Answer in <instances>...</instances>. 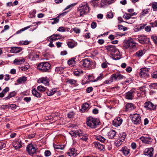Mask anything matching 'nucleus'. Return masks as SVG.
<instances>
[{
  "label": "nucleus",
  "instance_id": "20",
  "mask_svg": "<svg viewBox=\"0 0 157 157\" xmlns=\"http://www.w3.org/2000/svg\"><path fill=\"white\" fill-rule=\"evenodd\" d=\"M38 82L39 83H42L46 86H48L49 83L48 78L46 77L40 78L38 80Z\"/></svg>",
  "mask_w": 157,
  "mask_h": 157
},
{
  "label": "nucleus",
  "instance_id": "58",
  "mask_svg": "<svg viewBox=\"0 0 157 157\" xmlns=\"http://www.w3.org/2000/svg\"><path fill=\"white\" fill-rule=\"evenodd\" d=\"M6 147V144L2 142H0V150Z\"/></svg>",
  "mask_w": 157,
  "mask_h": 157
},
{
  "label": "nucleus",
  "instance_id": "60",
  "mask_svg": "<svg viewBox=\"0 0 157 157\" xmlns=\"http://www.w3.org/2000/svg\"><path fill=\"white\" fill-rule=\"evenodd\" d=\"M108 2V0H101V4L102 6H104L106 5Z\"/></svg>",
  "mask_w": 157,
  "mask_h": 157
},
{
  "label": "nucleus",
  "instance_id": "49",
  "mask_svg": "<svg viewBox=\"0 0 157 157\" xmlns=\"http://www.w3.org/2000/svg\"><path fill=\"white\" fill-rule=\"evenodd\" d=\"M30 43L29 41L26 40V41H24L21 40L19 42V43L20 44L24 45H27L29 44Z\"/></svg>",
  "mask_w": 157,
  "mask_h": 157
},
{
  "label": "nucleus",
  "instance_id": "43",
  "mask_svg": "<svg viewBox=\"0 0 157 157\" xmlns=\"http://www.w3.org/2000/svg\"><path fill=\"white\" fill-rule=\"evenodd\" d=\"M118 29L120 30H123L124 31H126L128 29L127 27L121 25H118Z\"/></svg>",
  "mask_w": 157,
  "mask_h": 157
},
{
  "label": "nucleus",
  "instance_id": "16",
  "mask_svg": "<svg viewBox=\"0 0 157 157\" xmlns=\"http://www.w3.org/2000/svg\"><path fill=\"white\" fill-rule=\"evenodd\" d=\"M62 38L61 36L59 34H53L48 37L49 40L54 41L60 39Z\"/></svg>",
  "mask_w": 157,
  "mask_h": 157
},
{
  "label": "nucleus",
  "instance_id": "53",
  "mask_svg": "<svg viewBox=\"0 0 157 157\" xmlns=\"http://www.w3.org/2000/svg\"><path fill=\"white\" fill-rule=\"evenodd\" d=\"M51 155V152L48 150H46L44 152V155L46 157H48Z\"/></svg>",
  "mask_w": 157,
  "mask_h": 157
},
{
  "label": "nucleus",
  "instance_id": "23",
  "mask_svg": "<svg viewBox=\"0 0 157 157\" xmlns=\"http://www.w3.org/2000/svg\"><path fill=\"white\" fill-rule=\"evenodd\" d=\"M22 49V48L21 47H12L11 48L10 52L12 53H16L20 52Z\"/></svg>",
  "mask_w": 157,
  "mask_h": 157
},
{
  "label": "nucleus",
  "instance_id": "26",
  "mask_svg": "<svg viewBox=\"0 0 157 157\" xmlns=\"http://www.w3.org/2000/svg\"><path fill=\"white\" fill-rule=\"evenodd\" d=\"M126 138V134L125 132H122L119 134V139L124 143Z\"/></svg>",
  "mask_w": 157,
  "mask_h": 157
},
{
  "label": "nucleus",
  "instance_id": "37",
  "mask_svg": "<svg viewBox=\"0 0 157 157\" xmlns=\"http://www.w3.org/2000/svg\"><path fill=\"white\" fill-rule=\"evenodd\" d=\"M27 79V78L25 77H23L18 79L17 80V82L18 83H21L24 82Z\"/></svg>",
  "mask_w": 157,
  "mask_h": 157
},
{
  "label": "nucleus",
  "instance_id": "21",
  "mask_svg": "<svg viewBox=\"0 0 157 157\" xmlns=\"http://www.w3.org/2000/svg\"><path fill=\"white\" fill-rule=\"evenodd\" d=\"M24 62L25 59L23 58H16L13 61V63L16 65L21 64Z\"/></svg>",
  "mask_w": 157,
  "mask_h": 157
},
{
  "label": "nucleus",
  "instance_id": "2",
  "mask_svg": "<svg viewBox=\"0 0 157 157\" xmlns=\"http://www.w3.org/2000/svg\"><path fill=\"white\" fill-rule=\"evenodd\" d=\"M124 43L123 47L126 49H128L130 51H133L137 49L136 43L132 38L124 40Z\"/></svg>",
  "mask_w": 157,
  "mask_h": 157
},
{
  "label": "nucleus",
  "instance_id": "22",
  "mask_svg": "<svg viewBox=\"0 0 157 157\" xmlns=\"http://www.w3.org/2000/svg\"><path fill=\"white\" fill-rule=\"evenodd\" d=\"M134 92L132 90H130L126 93L125 97L128 99L131 100L133 98Z\"/></svg>",
  "mask_w": 157,
  "mask_h": 157
},
{
  "label": "nucleus",
  "instance_id": "64",
  "mask_svg": "<svg viewBox=\"0 0 157 157\" xmlns=\"http://www.w3.org/2000/svg\"><path fill=\"white\" fill-rule=\"evenodd\" d=\"M132 70V68L130 67H128L126 69V71L128 72H130Z\"/></svg>",
  "mask_w": 157,
  "mask_h": 157
},
{
  "label": "nucleus",
  "instance_id": "11",
  "mask_svg": "<svg viewBox=\"0 0 157 157\" xmlns=\"http://www.w3.org/2000/svg\"><path fill=\"white\" fill-rule=\"evenodd\" d=\"M154 149L152 147L146 148L145 149L144 154L149 157H152L153 155Z\"/></svg>",
  "mask_w": 157,
  "mask_h": 157
},
{
  "label": "nucleus",
  "instance_id": "25",
  "mask_svg": "<svg viewBox=\"0 0 157 157\" xmlns=\"http://www.w3.org/2000/svg\"><path fill=\"white\" fill-rule=\"evenodd\" d=\"M67 45L69 48H73L77 45L76 42L72 40L69 41L67 43Z\"/></svg>",
  "mask_w": 157,
  "mask_h": 157
},
{
  "label": "nucleus",
  "instance_id": "41",
  "mask_svg": "<svg viewBox=\"0 0 157 157\" xmlns=\"http://www.w3.org/2000/svg\"><path fill=\"white\" fill-rule=\"evenodd\" d=\"M30 67V66L28 63H26V64L21 67V70L23 71H26Z\"/></svg>",
  "mask_w": 157,
  "mask_h": 157
},
{
  "label": "nucleus",
  "instance_id": "10",
  "mask_svg": "<svg viewBox=\"0 0 157 157\" xmlns=\"http://www.w3.org/2000/svg\"><path fill=\"white\" fill-rule=\"evenodd\" d=\"M149 69L147 68H144L140 69V75L142 78L147 77L148 76Z\"/></svg>",
  "mask_w": 157,
  "mask_h": 157
},
{
  "label": "nucleus",
  "instance_id": "48",
  "mask_svg": "<svg viewBox=\"0 0 157 157\" xmlns=\"http://www.w3.org/2000/svg\"><path fill=\"white\" fill-rule=\"evenodd\" d=\"M83 71L81 70H79L74 71V74L76 76H78L81 74L82 73Z\"/></svg>",
  "mask_w": 157,
  "mask_h": 157
},
{
  "label": "nucleus",
  "instance_id": "35",
  "mask_svg": "<svg viewBox=\"0 0 157 157\" xmlns=\"http://www.w3.org/2000/svg\"><path fill=\"white\" fill-rule=\"evenodd\" d=\"M32 26V25H29L28 26H27L23 28H22L21 29L17 31L16 32V33L17 34H19L20 33H21L22 32L24 31L26 29H28L29 28H30V27H31Z\"/></svg>",
  "mask_w": 157,
  "mask_h": 157
},
{
  "label": "nucleus",
  "instance_id": "54",
  "mask_svg": "<svg viewBox=\"0 0 157 157\" xmlns=\"http://www.w3.org/2000/svg\"><path fill=\"white\" fill-rule=\"evenodd\" d=\"M75 114V113L73 112H70L67 115L68 117L69 118H72L74 117Z\"/></svg>",
  "mask_w": 157,
  "mask_h": 157
},
{
  "label": "nucleus",
  "instance_id": "45",
  "mask_svg": "<svg viewBox=\"0 0 157 157\" xmlns=\"http://www.w3.org/2000/svg\"><path fill=\"white\" fill-rule=\"evenodd\" d=\"M152 7L154 11L157 10V2H153L152 4Z\"/></svg>",
  "mask_w": 157,
  "mask_h": 157
},
{
  "label": "nucleus",
  "instance_id": "8",
  "mask_svg": "<svg viewBox=\"0 0 157 157\" xmlns=\"http://www.w3.org/2000/svg\"><path fill=\"white\" fill-rule=\"evenodd\" d=\"M123 76L119 73H116L112 75L109 80V83H111L113 81L120 80L123 78Z\"/></svg>",
  "mask_w": 157,
  "mask_h": 157
},
{
  "label": "nucleus",
  "instance_id": "56",
  "mask_svg": "<svg viewBox=\"0 0 157 157\" xmlns=\"http://www.w3.org/2000/svg\"><path fill=\"white\" fill-rule=\"evenodd\" d=\"M148 13L147 10H144L141 13V15L142 16H144Z\"/></svg>",
  "mask_w": 157,
  "mask_h": 157
},
{
  "label": "nucleus",
  "instance_id": "30",
  "mask_svg": "<svg viewBox=\"0 0 157 157\" xmlns=\"http://www.w3.org/2000/svg\"><path fill=\"white\" fill-rule=\"evenodd\" d=\"M116 132L114 130H111L109 132V138H113L115 136Z\"/></svg>",
  "mask_w": 157,
  "mask_h": 157
},
{
  "label": "nucleus",
  "instance_id": "19",
  "mask_svg": "<svg viewBox=\"0 0 157 157\" xmlns=\"http://www.w3.org/2000/svg\"><path fill=\"white\" fill-rule=\"evenodd\" d=\"M13 147L15 149H19L22 146V143L21 140L14 141L13 144Z\"/></svg>",
  "mask_w": 157,
  "mask_h": 157
},
{
  "label": "nucleus",
  "instance_id": "24",
  "mask_svg": "<svg viewBox=\"0 0 157 157\" xmlns=\"http://www.w3.org/2000/svg\"><path fill=\"white\" fill-rule=\"evenodd\" d=\"M135 108L133 105L131 103L127 104L125 106V111H130Z\"/></svg>",
  "mask_w": 157,
  "mask_h": 157
},
{
  "label": "nucleus",
  "instance_id": "14",
  "mask_svg": "<svg viewBox=\"0 0 157 157\" xmlns=\"http://www.w3.org/2000/svg\"><path fill=\"white\" fill-rule=\"evenodd\" d=\"M140 139L143 143L147 144H151L152 141V139L150 136H142L140 137Z\"/></svg>",
  "mask_w": 157,
  "mask_h": 157
},
{
  "label": "nucleus",
  "instance_id": "5",
  "mask_svg": "<svg viewBox=\"0 0 157 157\" xmlns=\"http://www.w3.org/2000/svg\"><path fill=\"white\" fill-rule=\"evenodd\" d=\"M100 121L97 118L90 117L87 119L86 123L88 126L91 128H95L99 124Z\"/></svg>",
  "mask_w": 157,
  "mask_h": 157
},
{
  "label": "nucleus",
  "instance_id": "6",
  "mask_svg": "<svg viewBox=\"0 0 157 157\" xmlns=\"http://www.w3.org/2000/svg\"><path fill=\"white\" fill-rule=\"evenodd\" d=\"M51 67V65L47 62H43L38 64L37 68L39 71L44 72L48 70Z\"/></svg>",
  "mask_w": 157,
  "mask_h": 157
},
{
  "label": "nucleus",
  "instance_id": "50",
  "mask_svg": "<svg viewBox=\"0 0 157 157\" xmlns=\"http://www.w3.org/2000/svg\"><path fill=\"white\" fill-rule=\"evenodd\" d=\"M56 91H53V90H51L50 91H48L46 93L49 96H51L53 95V94H55L56 92Z\"/></svg>",
  "mask_w": 157,
  "mask_h": 157
},
{
  "label": "nucleus",
  "instance_id": "51",
  "mask_svg": "<svg viewBox=\"0 0 157 157\" xmlns=\"http://www.w3.org/2000/svg\"><path fill=\"white\" fill-rule=\"evenodd\" d=\"M131 16V14L126 13V15H124L123 17L124 18H125L126 19H128L130 18Z\"/></svg>",
  "mask_w": 157,
  "mask_h": 157
},
{
  "label": "nucleus",
  "instance_id": "59",
  "mask_svg": "<svg viewBox=\"0 0 157 157\" xmlns=\"http://www.w3.org/2000/svg\"><path fill=\"white\" fill-rule=\"evenodd\" d=\"M76 136H78L79 137H80L82 135V134L81 132V131H80V132L78 131H76Z\"/></svg>",
  "mask_w": 157,
  "mask_h": 157
},
{
  "label": "nucleus",
  "instance_id": "15",
  "mask_svg": "<svg viewBox=\"0 0 157 157\" xmlns=\"http://www.w3.org/2000/svg\"><path fill=\"white\" fill-rule=\"evenodd\" d=\"M122 119L121 118L119 117H117L113 121V124L116 127H118L122 124Z\"/></svg>",
  "mask_w": 157,
  "mask_h": 157
},
{
  "label": "nucleus",
  "instance_id": "9",
  "mask_svg": "<svg viewBox=\"0 0 157 157\" xmlns=\"http://www.w3.org/2000/svg\"><path fill=\"white\" fill-rule=\"evenodd\" d=\"M35 147V145H34L32 144L28 145L26 147V150L30 155L35 153L36 150Z\"/></svg>",
  "mask_w": 157,
  "mask_h": 157
},
{
  "label": "nucleus",
  "instance_id": "39",
  "mask_svg": "<svg viewBox=\"0 0 157 157\" xmlns=\"http://www.w3.org/2000/svg\"><path fill=\"white\" fill-rule=\"evenodd\" d=\"M143 51L140 50L137 52L136 53V55L138 57H141L144 55Z\"/></svg>",
  "mask_w": 157,
  "mask_h": 157
},
{
  "label": "nucleus",
  "instance_id": "40",
  "mask_svg": "<svg viewBox=\"0 0 157 157\" xmlns=\"http://www.w3.org/2000/svg\"><path fill=\"white\" fill-rule=\"evenodd\" d=\"M96 138L97 140L100 141L102 143H104L106 140V139L105 138L101 136H98L96 137Z\"/></svg>",
  "mask_w": 157,
  "mask_h": 157
},
{
  "label": "nucleus",
  "instance_id": "63",
  "mask_svg": "<svg viewBox=\"0 0 157 157\" xmlns=\"http://www.w3.org/2000/svg\"><path fill=\"white\" fill-rule=\"evenodd\" d=\"M146 26L145 24H141L140 27H138V30H140L142 29H143L144 28L145 26Z\"/></svg>",
  "mask_w": 157,
  "mask_h": 157
},
{
  "label": "nucleus",
  "instance_id": "1",
  "mask_svg": "<svg viewBox=\"0 0 157 157\" xmlns=\"http://www.w3.org/2000/svg\"><path fill=\"white\" fill-rule=\"evenodd\" d=\"M109 54L110 57L114 60H117L120 58L121 54L114 46L109 45Z\"/></svg>",
  "mask_w": 157,
  "mask_h": 157
},
{
  "label": "nucleus",
  "instance_id": "57",
  "mask_svg": "<svg viewBox=\"0 0 157 157\" xmlns=\"http://www.w3.org/2000/svg\"><path fill=\"white\" fill-rule=\"evenodd\" d=\"M9 90V88L8 87H6L4 89L2 92L5 94Z\"/></svg>",
  "mask_w": 157,
  "mask_h": 157
},
{
  "label": "nucleus",
  "instance_id": "34",
  "mask_svg": "<svg viewBox=\"0 0 157 157\" xmlns=\"http://www.w3.org/2000/svg\"><path fill=\"white\" fill-rule=\"evenodd\" d=\"M15 94L16 93L14 91L10 92L8 94L7 97L4 98V99L7 100L10 99V98L14 96L15 95Z\"/></svg>",
  "mask_w": 157,
  "mask_h": 157
},
{
  "label": "nucleus",
  "instance_id": "28",
  "mask_svg": "<svg viewBox=\"0 0 157 157\" xmlns=\"http://www.w3.org/2000/svg\"><path fill=\"white\" fill-rule=\"evenodd\" d=\"M75 58H73L68 61V64L71 67L74 66L75 64Z\"/></svg>",
  "mask_w": 157,
  "mask_h": 157
},
{
  "label": "nucleus",
  "instance_id": "36",
  "mask_svg": "<svg viewBox=\"0 0 157 157\" xmlns=\"http://www.w3.org/2000/svg\"><path fill=\"white\" fill-rule=\"evenodd\" d=\"M124 142L121 140L118 139V140H116L115 141V145L117 147H118L121 145Z\"/></svg>",
  "mask_w": 157,
  "mask_h": 157
},
{
  "label": "nucleus",
  "instance_id": "61",
  "mask_svg": "<svg viewBox=\"0 0 157 157\" xmlns=\"http://www.w3.org/2000/svg\"><path fill=\"white\" fill-rule=\"evenodd\" d=\"M91 27L92 29H95L97 26V24L95 22H93L91 25Z\"/></svg>",
  "mask_w": 157,
  "mask_h": 157
},
{
  "label": "nucleus",
  "instance_id": "12",
  "mask_svg": "<svg viewBox=\"0 0 157 157\" xmlns=\"http://www.w3.org/2000/svg\"><path fill=\"white\" fill-rule=\"evenodd\" d=\"M144 106V107L147 109L153 110L155 109V106L150 101L145 102Z\"/></svg>",
  "mask_w": 157,
  "mask_h": 157
},
{
  "label": "nucleus",
  "instance_id": "62",
  "mask_svg": "<svg viewBox=\"0 0 157 157\" xmlns=\"http://www.w3.org/2000/svg\"><path fill=\"white\" fill-rule=\"evenodd\" d=\"M57 30L60 32H64L65 31L64 28L63 27H59V29H57Z\"/></svg>",
  "mask_w": 157,
  "mask_h": 157
},
{
  "label": "nucleus",
  "instance_id": "46",
  "mask_svg": "<svg viewBox=\"0 0 157 157\" xmlns=\"http://www.w3.org/2000/svg\"><path fill=\"white\" fill-rule=\"evenodd\" d=\"M151 38L155 44H157V36L153 35L151 36Z\"/></svg>",
  "mask_w": 157,
  "mask_h": 157
},
{
  "label": "nucleus",
  "instance_id": "52",
  "mask_svg": "<svg viewBox=\"0 0 157 157\" xmlns=\"http://www.w3.org/2000/svg\"><path fill=\"white\" fill-rule=\"evenodd\" d=\"M151 76L153 78H157V70L155 71L151 74Z\"/></svg>",
  "mask_w": 157,
  "mask_h": 157
},
{
  "label": "nucleus",
  "instance_id": "7",
  "mask_svg": "<svg viewBox=\"0 0 157 157\" xmlns=\"http://www.w3.org/2000/svg\"><path fill=\"white\" fill-rule=\"evenodd\" d=\"M131 119L132 122L135 124H138L141 122V117L140 115L137 114L135 113L131 115Z\"/></svg>",
  "mask_w": 157,
  "mask_h": 157
},
{
  "label": "nucleus",
  "instance_id": "47",
  "mask_svg": "<svg viewBox=\"0 0 157 157\" xmlns=\"http://www.w3.org/2000/svg\"><path fill=\"white\" fill-rule=\"evenodd\" d=\"M37 89L39 91L42 92L44 91L45 90L46 88L42 86H39L37 87Z\"/></svg>",
  "mask_w": 157,
  "mask_h": 157
},
{
  "label": "nucleus",
  "instance_id": "31",
  "mask_svg": "<svg viewBox=\"0 0 157 157\" xmlns=\"http://www.w3.org/2000/svg\"><path fill=\"white\" fill-rule=\"evenodd\" d=\"M121 151L123 154L125 155H127L129 153V149L126 147H123Z\"/></svg>",
  "mask_w": 157,
  "mask_h": 157
},
{
  "label": "nucleus",
  "instance_id": "27",
  "mask_svg": "<svg viewBox=\"0 0 157 157\" xmlns=\"http://www.w3.org/2000/svg\"><path fill=\"white\" fill-rule=\"evenodd\" d=\"M89 105L88 103H85L82 105V108L81 109V111L82 112H84L85 111L88 110Z\"/></svg>",
  "mask_w": 157,
  "mask_h": 157
},
{
  "label": "nucleus",
  "instance_id": "38",
  "mask_svg": "<svg viewBox=\"0 0 157 157\" xmlns=\"http://www.w3.org/2000/svg\"><path fill=\"white\" fill-rule=\"evenodd\" d=\"M80 138V140L85 142L88 139V136L86 134L83 135L82 134V135Z\"/></svg>",
  "mask_w": 157,
  "mask_h": 157
},
{
  "label": "nucleus",
  "instance_id": "17",
  "mask_svg": "<svg viewBox=\"0 0 157 157\" xmlns=\"http://www.w3.org/2000/svg\"><path fill=\"white\" fill-rule=\"evenodd\" d=\"M77 151L74 148H71L67 152V155L71 157H74L77 154Z\"/></svg>",
  "mask_w": 157,
  "mask_h": 157
},
{
  "label": "nucleus",
  "instance_id": "4",
  "mask_svg": "<svg viewBox=\"0 0 157 157\" xmlns=\"http://www.w3.org/2000/svg\"><path fill=\"white\" fill-rule=\"evenodd\" d=\"M80 63L83 67L86 68L90 69L95 67V62L89 59H85L80 61Z\"/></svg>",
  "mask_w": 157,
  "mask_h": 157
},
{
  "label": "nucleus",
  "instance_id": "13",
  "mask_svg": "<svg viewBox=\"0 0 157 157\" xmlns=\"http://www.w3.org/2000/svg\"><path fill=\"white\" fill-rule=\"evenodd\" d=\"M138 40L140 43L141 44L146 43L149 41V39L144 35H140L138 36Z\"/></svg>",
  "mask_w": 157,
  "mask_h": 157
},
{
  "label": "nucleus",
  "instance_id": "44",
  "mask_svg": "<svg viewBox=\"0 0 157 157\" xmlns=\"http://www.w3.org/2000/svg\"><path fill=\"white\" fill-rule=\"evenodd\" d=\"M59 16H58L55 18H53L51 20H53V21L52 22V25L57 23L59 21Z\"/></svg>",
  "mask_w": 157,
  "mask_h": 157
},
{
  "label": "nucleus",
  "instance_id": "42",
  "mask_svg": "<svg viewBox=\"0 0 157 157\" xmlns=\"http://www.w3.org/2000/svg\"><path fill=\"white\" fill-rule=\"evenodd\" d=\"M67 82L71 85H75L77 81L76 80L73 79H69L67 80Z\"/></svg>",
  "mask_w": 157,
  "mask_h": 157
},
{
  "label": "nucleus",
  "instance_id": "3",
  "mask_svg": "<svg viewBox=\"0 0 157 157\" xmlns=\"http://www.w3.org/2000/svg\"><path fill=\"white\" fill-rule=\"evenodd\" d=\"M78 10L81 16H82L90 12V7L87 3L85 2L80 4Z\"/></svg>",
  "mask_w": 157,
  "mask_h": 157
},
{
  "label": "nucleus",
  "instance_id": "55",
  "mask_svg": "<svg viewBox=\"0 0 157 157\" xmlns=\"http://www.w3.org/2000/svg\"><path fill=\"white\" fill-rule=\"evenodd\" d=\"M103 78L102 74H101L99 75V76H98L96 79L94 80V82H96L98 80H100Z\"/></svg>",
  "mask_w": 157,
  "mask_h": 157
},
{
  "label": "nucleus",
  "instance_id": "32",
  "mask_svg": "<svg viewBox=\"0 0 157 157\" xmlns=\"http://www.w3.org/2000/svg\"><path fill=\"white\" fill-rule=\"evenodd\" d=\"M53 147L55 149L57 150H62L64 149V146L63 145H57L53 144Z\"/></svg>",
  "mask_w": 157,
  "mask_h": 157
},
{
  "label": "nucleus",
  "instance_id": "33",
  "mask_svg": "<svg viewBox=\"0 0 157 157\" xmlns=\"http://www.w3.org/2000/svg\"><path fill=\"white\" fill-rule=\"evenodd\" d=\"M64 68L62 67H57L56 68L55 71L59 74H61L63 73Z\"/></svg>",
  "mask_w": 157,
  "mask_h": 157
},
{
  "label": "nucleus",
  "instance_id": "29",
  "mask_svg": "<svg viewBox=\"0 0 157 157\" xmlns=\"http://www.w3.org/2000/svg\"><path fill=\"white\" fill-rule=\"evenodd\" d=\"M32 93L33 95L37 98H40L41 97V95L35 89H32Z\"/></svg>",
  "mask_w": 157,
  "mask_h": 157
},
{
  "label": "nucleus",
  "instance_id": "18",
  "mask_svg": "<svg viewBox=\"0 0 157 157\" xmlns=\"http://www.w3.org/2000/svg\"><path fill=\"white\" fill-rule=\"evenodd\" d=\"M95 147L100 151H104L105 150L104 147L98 142H94L93 143Z\"/></svg>",
  "mask_w": 157,
  "mask_h": 157
}]
</instances>
